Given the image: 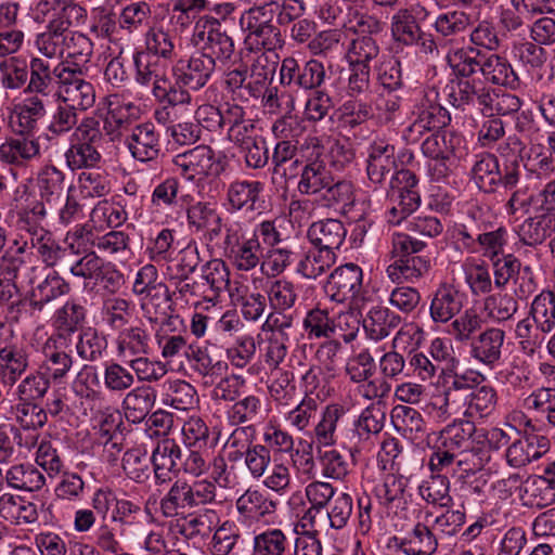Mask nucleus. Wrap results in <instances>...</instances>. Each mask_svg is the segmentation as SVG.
I'll return each mask as SVG.
<instances>
[{"label":"nucleus","mask_w":555,"mask_h":555,"mask_svg":"<svg viewBox=\"0 0 555 555\" xmlns=\"http://www.w3.org/2000/svg\"><path fill=\"white\" fill-rule=\"evenodd\" d=\"M103 384L109 392L124 393L134 385V375L128 365L111 360L103 366Z\"/></svg>","instance_id":"nucleus-64"},{"label":"nucleus","mask_w":555,"mask_h":555,"mask_svg":"<svg viewBox=\"0 0 555 555\" xmlns=\"http://www.w3.org/2000/svg\"><path fill=\"white\" fill-rule=\"evenodd\" d=\"M437 545V540L428 527L417 524L406 537L401 539L399 547L405 555H431Z\"/></svg>","instance_id":"nucleus-55"},{"label":"nucleus","mask_w":555,"mask_h":555,"mask_svg":"<svg viewBox=\"0 0 555 555\" xmlns=\"http://www.w3.org/2000/svg\"><path fill=\"white\" fill-rule=\"evenodd\" d=\"M519 498L524 506L542 508L555 502V489L540 476H528L519 486Z\"/></svg>","instance_id":"nucleus-34"},{"label":"nucleus","mask_w":555,"mask_h":555,"mask_svg":"<svg viewBox=\"0 0 555 555\" xmlns=\"http://www.w3.org/2000/svg\"><path fill=\"white\" fill-rule=\"evenodd\" d=\"M472 25V16L462 10H449L437 15L433 27L438 36L450 39L465 33Z\"/></svg>","instance_id":"nucleus-57"},{"label":"nucleus","mask_w":555,"mask_h":555,"mask_svg":"<svg viewBox=\"0 0 555 555\" xmlns=\"http://www.w3.org/2000/svg\"><path fill=\"white\" fill-rule=\"evenodd\" d=\"M188 224L196 231H206L209 240L220 236L222 219L215 206L207 202H196L188 207Z\"/></svg>","instance_id":"nucleus-25"},{"label":"nucleus","mask_w":555,"mask_h":555,"mask_svg":"<svg viewBox=\"0 0 555 555\" xmlns=\"http://www.w3.org/2000/svg\"><path fill=\"white\" fill-rule=\"evenodd\" d=\"M72 341L61 336H50L43 345V361L40 370L52 380H62L70 371L74 360Z\"/></svg>","instance_id":"nucleus-10"},{"label":"nucleus","mask_w":555,"mask_h":555,"mask_svg":"<svg viewBox=\"0 0 555 555\" xmlns=\"http://www.w3.org/2000/svg\"><path fill=\"white\" fill-rule=\"evenodd\" d=\"M237 511L250 520H260L272 515L276 503L257 490H247L236 501Z\"/></svg>","instance_id":"nucleus-48"},{"label":"nucleus","mask_w":555,"mask_h":555,"mask_svg":"<svg viewBox=\"0 0 555 555\" xmlns=\"http://www.w3.org/2000/svg\"><path fill=\"white\" fill-rule=\"evenodd\" d=\"M201 35L203 44L199 51L218 66V69H227L236 64L234 41L218 20L211 18Z\"/></svg>","instance_id":"nucleus-6"},{"label":"nucleus","mask_w":555,"mask_h":555,"mask_svg":"<svg viewBox=\"0 0 555 555\" xmlns=\"http://www.w3.org/2000/svg\"><path fill=\"white\" fill-rule=\"evenodd\" d=\"M429 268L430 260L424 256L395 259L386 268V274L392 282H413L425 275Z\"/></svg>","instance_id":"nucleus-46"},{"label":"nucleus","mask_w":555,"mask_h":555,"mask_svg":"<svg viewBox=\"0 0 555 555\" xmlns=\"http://www.w3.org/2000/svg\"><path fill=\"white\" fill-rule=\"evenodd\" d=\"M87 319V308L75 298L68 299L55 311L53 324L55 332L52 336L72 339L73 335L81 328Z\"/></svg>","instance_id":"nucleus-20"},{"label":"nucleus","mask_w":555,"mask_h":555,"mask_svg":"<svg viewBox=\"0 0 555 555\" xmlns=\"http://www.w3.org/2000/svg\"><path fill=\"white\" fill-rule=\"evenodd\" d=\"M395 146L383 141L373 142L367 149L366 173L369 180L380 185L396 169Z\"/></svg>","instance_id":"nucleus-18"},{"label":"nucleus","mask_w":555,"mask_h":555,"mask_svg":"<svg viewBox=\"0 0 555 555\" xmlns=\"http://www.w3.org/2000/svg\"><path fill=\"white\" fill-rule=\"evenodd\" d=\"M241 25L247 31L246 41L261 47L264 52L274 53V50L282 47L280 28L274 23L264 21L253 22V20L241 21Z\"/></svg>","instance_id":"nucleus-33"},{"label":"nucleus","mask_w":555,"mask_h":555,"mask_svg":"<svg viewBox=\"0 0 555 555\" xmlns=\"http://www.w3.org/2000/svg\"><path fill=\"white\" fill-rule=\"evenodd\" d=\"M39 154V143L26 135L10 138L0 145V160L9 165H24Z\"/></svg>","instance_id":"nucleus-35"},{"label":"nucleus","mask_w":555,"mask_h":555,"mask_svg":"<svg viewBox=\"0 0 555 555\" xmlns=\"http://www.w3.org/2000/svg\"><path fill=\"white\" fill-rule=\"evenodd\" d=\"M487 92L488 89L475 79L456 77V81L451 86L449 101L454 107L463 111L468 107H478L481 111Z\"/></svg>","instance_id":"nucleus-24"},{"label":"nucleus","mask_w":555,"mask_h":555,"mask_svg":"<svg viewBox=\"0 0 555 555\" xmlns=\"http://www.w3.org/2000/svg\"><path fill=\"white\" fill-rule=\"evenodd\" d=\"M75 348L81 360L95 362L103 357L107 340L94 327H86L79 333Z\"/></svg>","instance_id":"nucleus-63"},{"label":"nucleus","mask_w":555,"mask_h":555,"mask_svg":"<svg viewBox=\"0 0 555 555\" xmlns=\"http://www.w3.org/2000/svg\"><path fill=\"white\" fill-rule=\"evenodd\" d=\"M460 143V137L452 132L441 130L430 133L421 145L424 156L430 158L452 159L455 145Z\"/></svg>","instance_id":"nucleus-56"},{"label":"nucleus","mask_w":555,"mask_h":555,"mask_svg":"<svg viewBox=\"0 0 555 555\" xmlns=\"http://www.w3.org/2000/svg\"><path fill=\"white\" fill-rule=\"evenodd\" d=\"M126 142L133 158L142 163L156 159L162 149L159 133L152 122L135 125Z\"/></svg>","instance_id":"nucleus-15"},{"label":"nucleus","mask_w":555,"mask_h":555,"mask_svg":"<svg viewBox=\"0 0 555 555\" xmlns=\"http://www.w3.org/2000/svg\"><path fill=\"white\" fill-rule=\"evenodd\" d=\"M175 79L192 90H199L207 85L216 66L202 51H195L189 59H180L172 68Z\"/></svg>","instance_id":"nucleus-9"},{"label":"nucleus","mask_w":555,"mask_h":555,"mask_svg":"<svg viewBox=\"0 0 555 555\" xmlns=\"http://www.w3.org/2000/svg\"><path fill=\"white\" fill-rule=\"evenodd\" d=\"M116 345L120 357L145 356L149 352V334L139 326L127 327L118 334Z\"/></svg>","instance_id":"nucleus-59"},{"label":"nucleus","mask_w":555,"mask_h":555,"mask_svg":"<svg viewBox=\"0 0 555 555\" xmlns=\"http://www.w3.org/2000/svg\"><path fill=\"white\" fill-rule=\"evenodd\" d=\"M74 253L64 264L69 273L78 279L98 282L104 260L95 251L81 255L79 250L74 249Z\"/></svg>","instance_id":"nucleus-58"},{"label":"nucleus","mask_w":555,"mask_h":555,"mask_svg":"<svg viewBox=\"0 0 555 555\" xmlns=\"http://www.w3.org/2000/svg\"><path fill=\"white\" fill-rule=\"evenodd\" d=\"M429 12L423 5L415 4L400 9L391 16L390 30L397 46L417 47L421 53L439 55V48L433 34L422 29Z\"/></svg>","instance_id":"nucleus-2"},{"label":"nucleus","mask_w":555,"mask_h":555,"mask_svg":"<svg viewBox=\"0 0 555 555\" xmlns=\"http://www.w3.org/2000/svg\"><path fill=\"white\" fill-rule=\"evenodd\" d=\"M335 261V253L313 246L299 261L297 271L307 279H317L328 270Z\"/></svg>","instance_id":"nucleus-61"},{"label":"nucleus","mask_w":555,"mask_h":555,"mask_svg":"<svg viewBox=\"0 0 555 555\" xmlns=\"http://www.w3.org/2000/svg\"><path fill=\"white\" fill-rule=\"evenodd\" d=\"M401 318L388 308L374 307L363 321V327L367 336L373 340H382L398 327Z\"/></svg>","instance_id":"nucleus-42"},{"label":"nucleus","mask_w":555,"mask_h":555,"mask_svg":"<svg viewBox=\"0 0 555 555\" xmlns=\"http://www.w3.org/2000/svg\"><path fill=\"white\" fill-rule=\"evenodd\" d=\"M189 483L176 480L169 491L160 500V511L165 517H175L183 514L185 509L193 508Z\"/></svg>","instance_id":"nucleus-62"},{"label":"nucleus","mask_w":555,"mask_h":555,"mask_svg":"<svg viewBox=\"0 0 555 555\" xmlns=\"http://www.w3.org/2000/svg\"><path fill=\"white\" fill-rule=\"evenodd\" d=\"M323 146L317 138H309L301 146V156L306 162L297 189L300 194L320 195L326 206L352 201V184L336 179L321 159Z\"/></svg>","instance_id":"nucleus-1"},{"label":"nucleus","mask_w":555,"mask_h":555,"mask_svg":"<svg viewBox=\"0 0 555 555\" xmlns=\"http://www.w3.org/2000/svg\"><path fill=\"white\" fill-rule=\"evenodd\" d=\"M264 184L258 180H235L227 190L228 204L233 211H256L266 208Z\"/></svg>","instance_id":"nucleus-14"},{"label":"nucleus","mask_w":555,"mask_h":555,"mask_svg":"<svg viewBox=\"0 0 555 555\" xmlns=\"http://www.w3.org/2000/svg\"><path fill=\"white\" fill-rule=\"evenodd\" d=\"M262 248L256 236L243 237L231 245L228 249V257L232 260L237 270L250 271L255 269L261 258Z\"/></svg>","instance_id":"nucleus-43"},{"label":"nucleus","mask_w":555,"mask_h":555,"mask_svg":"<svg viewBox=\"0 0 555 555\" xmlns=\"http://www.w3.org/2000/svg\"><path fill=\"white\" fill-rule=\"evenodd\" d=\"M467 302V295L456 286L442 283L434 292L429 315L435 323H448L459 315Z\"/></svg>","instance_id":"nucleus-12"},{"label":"nucleus","mask_w":555,"mask_h":555,"mask_svg":"<svg viewBox=\"0 0 555 555\" xmlns=\"http://www.w3.org/2000/svg\"><path fill=\"white\" fill-rule=\"evenodd\" d=\"M37 188L41 199L52 203L63 195L65 173L54 165H46L37 175Z\"/></svg>","instance_id":"nucleus-53"},{"label":"nucleus","mask_w":555,"mask_h":555,"mask_svg":"<svg viewBox=\"0 0 555 555\" xmlns=\"http://www.w3.org/2000/svg\"><path fill=\"white\" fill-rule=\"evenodd\" d=\"M496 402V391L493 387L488 385L473 387L463 416L470 420L487 417L495 410Z\"/></svg>","instance_id":"nucleus-54"},{"label":"nucleus","mask_w":555,"mask_h":555,"mask_svg":"<svg viewBox=\"0 0 555 555\" xmlns=\"http://www.w3.org/2000/svg\"><path fill=\"white\" fill-rule=\"evenodd\" d=\"M473 180L485 193H493L500 185V164L493 154H481L472 168Z\"/></svg>","instance_id":"nucleus-41"},{"label":"nucleus","mask_w":555,"mask_h":555,"mask_svg":"<svg viewBox=\"0 0 555 555\" xmlns=\"http://www.w3.org/2000/svg\"><path fill=\"white\" fill-rule=\"evenodd\" d=\"M157 269L153 264L143 266L135 274L132 292L138 296H143L142 300L149 299L152 302L155 299H163L167 308H170V293L166 284L157 282Z\"/></svg>","instance_id":"nucleus-26"},{"label":"nucleus","mask_w":555,"mask_h":555,"mask_svg":"<svg viewBox=\"0 0 555 555\" xmlns=\"http://www.w3.org/2000/svg\"><path fill=\"white\" fill-rule=\"evenodd\" d=\"M349 319H352V322L357 323L356 319L350 313L339 314L335 322L330 318L326 310L315 308L307 313L304 320V328L309 338H328L335 335L337 327L341 330L343 323L349 325Z\"/></svg>","instance_id":"nucleus-29"},{"label":"nucleus","mask_w":555,"mask_h":555,"mask_svg":"<svg viewBox=\"0 0 555 555\" xmlns=\"http://www.w3.org/2000/svg\"><path fill=\"white\" fill-rule=\"evenodd\" d=\"M475 378L469 374H459L455 371L446 373L443 380V398L451 406L464 412L469 400Z\"/></svg>","instance_id":"nucleus-37"},{"label":"nucleus","mask_w":555,"mask_h":555,"mask_svg":"<svg viewBox=\"0 0 555 555\" xmlns=\"http://www.w3.org/2000/svg\"><path fill=\"white\" fill-rule=\"evenodd\" d=\"M38 437L37 433H23L14 425L0 426V463H8L15 456V446L26 450L35 448Z\"/></svg>","instance_id":"nucleus-36"},{"label":"nucleus","mask_w":555,"mask_h":555,"mask_svg":"<svg viewBox=\"0 0 555 555\" xmlns=\"http://www.w3.org/2000/svg\"><path fill=\"white\" fill-rule=\"evenodd\" d=\"M516 56L527 68L532 81L540 82L546 73L547 53L535 42H522L515 48Z\"/></svg>","instance_id":"nucleus-44"},{"label":"nucleus","mask_w":555,"mask_h":555,"mask_svg":"<svg viewBox=\"0 0 555 555\" xmlns=\"http://www.w3.org/2000/svg\"><path fill=\"white\" fill-rule=\"evenodd\" d=\"M29 287L25 298L31 312H42L50 302L70 292L69 283L56 270H47L42 266H31L26 272Z\"/></svg>","instance_id":"nucleus-4"},{"label":"nucleus","mask_w":555,"mask_h":555,"mask_svg":"<svg viewBox=\"0 0 555 555\" xmlns=\"http://www.w3.org/2000/svg\"><path fill=\"white\" fill-rule=\"evenodd\" d=\"M275 53H257L249 67L247 66L246 92L254 99H259L270 83L276 69Z\"/></svg>","instance_id":"nucleus-16"},{"label":"nucleus","mask_w":555,"mask_h":555,"mask_svg":"<svg viewBox=\"0 0 555 555\" xmlns=\"http://www.w3.org/2000/svg\"><path fill=\"white\" fill-rule=\"evenodd\" d=\"M262 401L255 395H248L242 399H238L231 405L227 411V418L233 426H240L253 424L259 422L262 418Z\"/></svg>","instance_id":"nucleus-47"},{"label":"nucleus","mask_w":555,"mask_h":555,"mask_svg":"<svg viewBox=\"0 0 555 555\" xmlns=\"http://www.w3.org/2000/svg\"><path fill=\"white\" fill-rule=\"evenodd\" d=\"M30 245L36 249L38 258L43 263L42 267L47 270H54L55 267L64 266L65 261L75 254L73 244L68 248L61 246L50 231L46 235L36 237L34 242H30Z\"/></svg>","instance_id":"nucleus-32"},{"label":"nucleus","mask_w":555,"mask_h":555,"mask_svg":"<svg viewBox=\"0 0 555 555\" xmlns=\"http://www.w3.org/2000/svg\"><path fill=\"white\" fill-rule=\"evenodd\" d=\"M0 515L16 525L33 524L38 519L34 503L11 494H3L0 498Z\"/></svg>","instance_id":"nucleus-45"},{"label":"nucleus","mask_w":555,"mask_h":555,"mask_svg":"<svg viewBox=\"0 0 555 555\" xmlns=\"http://www.w3.org/2000/svg\"><path fill=\"white\" fill-rule=\"evenodd\" d=\"M135 67V81L141 86H152V90L160 88L162 82L168 77L165 74V66L151 53L143 51L133 54Z\"/></svg>","instance_id":"nucleus-38"},{"label":"nucleus","mask_w":555,"mask_h":555,"mask_svg":"<svg viewBox=\"0 0 555 555\" xmlns=\"http://www.w3.org/2000/svg\"><path fill=\"white\" fill-rule=\"evenodd\" d=\"M176 171L186 180H201L209 175H218L215 153L207 145H197L172 158Z\"/></svg>","instance_id":"nucleus-8"},{"label":"nucleus","mask_w":555,"mask_h":555,"mask_svg":"<svg viewBox=\"0 0 555 555\" xmlns=\"http://www.w3.org/2000/svg\"><path fill=\"white\" fill-rule=\"evenodd\" d=\"M72 25L73 20L47 24L44 30L37 34L35 39V46L39 53L48 59H62Z\"/></svg>","instance_id":"nucleus-22"},{"label":"nucleus","mask_w":555,"mask_h":555,"mask_svg":"<svg viewBox=\"0 0 555 555\" xmlns=\"http://www.w3.org/2000/svg\"><path fill=\"white\" fill-rule=\"evenodd\" d=\"M5 482L11 488L31 492L40 490L46 483V478L35 466L20 464L7 470Z\"/></svg>","instance_id":"nucleus-52"},{"label":"nucleus","mask_w":555,"mask_h":555,"mask_svg":"<svg viewBox=\"0 0 555 555\" xmlns=\"http://www.w3.org/2000/svg\"><path fill=\"white\" fill-rule=\"evenodd\" d=\"M535 330L548 334L555 330V295L552 292H542L537 295L530 307Z\"/></svg>","instance_id":"nucleus-51"},{"label":"nucleus","mask_w":555,"mask_h":555,"mask_svg":"<svg viewBox=\"0 0 555 555\" xmlns=\"http://www.w3.org/2000/svg\"><path fill=\"white\" fill-rule=\"evenodd\" d=\"M485 54L476 47L451 49L447 54L449 65L456 77L472 78L480 72Z\"/></svg>","instance_id":"nucleus-39"},{"label":"nucleus","mask_w":555,"mask_h":555,"mask_svg":"<svg viewBox=\"0 0 555 555\" xmlns=\"http://www.w3.org/2000/svg\"><path fill=\"white\" fill-rule=\"evenodd\" d=\"M28 83L25 93H39L49 99L54 91V75L49 62L41 57H31L28 65Z\"/></svg>","instance_id":"nucleus-40"},{"label":"nucleus","mask_w":555,"mask_h":555,"mask_svg":"<svg viewBox=\"0 0 555 555\" xmlns=\"http://www.w3.org/2000/svg\"><path fill=\"white\" fill-rule=\"evenodd\" d=\"M34 20L38 23L55 24L82 16L85 10L65 0H40L33 9Z\"/></svg>","instance_id":"nucleus-28"},{"label":"nucleus","mask_w":555,"mask_h":555,"mask_svg":"<svg viewBox=\"0 0 555 555\" xmlns=\"http://www.w3.org/2000/svg\"><path fill=\"white\" fill-rule=\"evenodd\" d=\"M28 365L29 354L26 347L11 344L0 349V372L3 383L14 385Z\"/></svg>","instance_id":"nucleus-27"},{"label":"nucleus","mask_w":555,"mask_h":555,"mask_svg":"<svg viewBox=\"0 0 555 555\" xmlns=\"http://www.w3.org/2000/svg\"><path fill=\"white\" fill-rule=\"evenodd\" d=\"M362 269L354 263L336 268L328 276L324 291L336 302L354 301L361 298Z\"/></svg>","instance_id":"nucleus-7"},{"label":"nucleus","mask_w":555,"mask_h":555,"mask_svg":"<svg viewBox=\"0 0 555 555\" xmlns=\"http://www.w3.org/2000/svg\"><path fill=\"white\" fill-rule=\"evenodd\" d=\"M180 455V444L175 439L159 440L154 448L150 461L156 485H164L177 476V460Z\"/></svg>","instance_id":"nucleus-17"},{"label":"nucleus","mask_w":555,"mask_h":555,"mask_svg":"<svg viewBox=\"0 0 555 555\" xmlns=\"http://www.w3.org/2000/svg\"><path fill=\"white\" fill-rule=\"evenodd\" d=\"M555 233V216L534 211V216L526 218L519 227V240L525 245L537 247L542 245Z\"/></svg>","instance_id":"nucleus-23"},{"label":"nucleus","mask_w":555,"mask_h":555,"mask_svg":"<svg viewBox=\"0 0 555 555\" xmlns=\"http://www.w3.org/2000/svg\"><path fill=\"white\" fill-rule=\"evenodd\" d=\"M521 104V100L516 94L488 89L481 112L489 117L512 116L519 112Z\"/></svg>","instance_id":"nucleus-60"},{"label":"nucleus","mask_w":555,"mask_h":555,"mask_svg":"<svg viewBox=\"0 0 555 555\" xmlns=\"http://www.w3.org/2000/svg\"><path fill=\"white\" fill-rule=\"evenodd\" d=\"M550 449V441L543 435L525 433L515 439L505 451L506 463L514 468H521L539 460Z\"/></svg>","instance_id":"nucleus-13"},{"label":"nucleus","mask_w":555,"mask_h":555,"mask_svg":"<svg viewBox=\"0 0 555 555\" xmlns=\"http://www.w3.org/2000/svg\"><path fill=\"white\" fill-rule=\"evenodd\" d=\"M475 433L473 421L454 418L440 430L438 437V442L461 455L457 465L464 466L463 469L470 473L480 470L490 460L486 450L474 444Z\"/></svg>","instance_id":"nucleus-3"},{"label":"nucleus","mask_w":555,"mask_h":555,"mask_svg":"<svg viewBox=\"0 0 555 555\" xmlns=\"http://www.w3.org/2000/svg\"><path fill=\"white\" fill-rule=\"evenodd\" d=\"M414 118L433 130L438 132L443 130L451 121L449 112L435 100L424 95L413 111Z\"/></svg>","instance_id":"nucleus-50"},{"label":"nucleus","mask_w":555,"mask_h":555,"mask_svg":"<svg viewBox=\"0 0 555 555\" xmlns=\"http://www.w3.org/2000/svg\"><path fill=\"white\" fill-rule=\"evenodd\" d=\"M326 78L322 62L311 59L299 64L296 59L285 57L280 67V83L283 87H297L304 90H320Z\"/></svg>","instance_id":"nucleus-5"},{"label":"nucleus","mask_w":555,"mask_h":555,"mask_svg":"<svg viewBox=\"0 0 555 555\" xmlns=\"http://www.w3.org/2000/svg\"><path fill=\"white\" fill-rule=\"evenodd\" d=\"M505 332L500 327H488L469 343L470 359L487 369H494L501 361Z\"/></svg>","instance_id":"nucleus-11"},{"label":"nucleus","mask_w":555,"mask_h":555,"mask_svg":"<svg viewBox=\"0 0 555 555\" xmlns=\"http://www.w3.org/2000/svg\"><path fill=\"white\" fill-rule=\"evenodd\" d=\"M156 398V390L147 385L129 389L121 401L126 420L132 424L142 423L154 408Z\"/></svg>","instance_id":"nucleus-19"},{"label":"nucleus","mask_w":555,"mask_h":555,"mask_svg":"<svg viewBox=\"0 0 555 555\" xmlns=\"http://www.w3.org/2000/svg\"><path fill=\"white\" fill-rule=\"evenodd\" d=\"M181 37L169 29L151 28L145 34V53H151L156 59L171 61L178 55V48L181 47Z\"/></svg>","instance_id":"nucleus-30"},{"label":"nucleus","mask_w":555,"mask_h":555,"mask_svg":"<svg viewBox=\"0 0 555 555\" xmlns=\"http://www.w3.org/2000/svg\"><path fill=\"white\" fill-rule=\"evenodd\" d=\"M347 230L337 219H325L313 222L307 232L310 243L315 247L335 253L345 241Z\"/></svg>","instance_id":"nucleus-21"},{"label":"nucleus","mask_w":555,"mask_h":555,"mask_svg":"<svg viewBox=\"0 0 555 555\" xmlns=\"http://www.w3.org/2000/svg\"><path fill=\"white\" fill-rule=\"evenodd\" d=\"M185 356L194 362L195 371L203 377L204 385H212L228 371V363L212 359L206 349L189 347Z\"/></svg>","instance_id":"nucleus-49"},{"label":"nucleus","mask_w":555,"mask_h":555,"mask_svg":"<svg viewBox=\"0 0 555 555\" xmlns=\"http://www.w3.org/2000/svg\"><path fill=\"white\" fill-rule=\"evenodd\" d=\"M479 73L493 85L504 86L512 90L520 87V79L512 65L498 54L485 55Z\"/></svg>","instance_id":"nucleus-31"}]
</instances>
